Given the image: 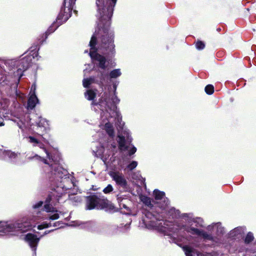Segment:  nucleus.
Here are the masks:
<instances>
[{
	"label": "nucleus",
	"instance_id": "f257e3e1",
	"mask_svg": "<svg viewBox=\"0 0 256 256\" xmlns=\"http://www.w3.org/2000/svg\"><path fill=\"white\" fill-rule=\"evenodd\" d=\"M117 0H96L98 30L89 43L88 54L94 67L97 69L99 84H102L108 79L109 62L100 53L114 56L115 54L114 33L110 28L111 18Z\"/></svg>",
	"mask_w": 256,
	"mask_h": 256
},
{
	"label": "nucleus",
	"instance_id": "f03ea898",
	"mask_svg": "<svg viewBox=\"0 0 256 256\" xmlns=\"http://www.w3.org/2000/svg\"><path fill=\"white\" fill-rule=\"evenodd\" d=\"M203 220L195 217L192 214H184L182 216L181 223H173L159 220L150 212L145 214L140 222L139 226L148 229L155 230L166 235H172L178 230L186 231L188 234L196 236L216 244L222 243V236L225 233V228L222 223L214 222L206 227V230L198 228H203Z\"/></svg>",
	"mask_w": 256,
	"mask_h": 256
},
{
	"label": "nucleus",
	"instance_id": "7ed1b4c3",
	"mask_svg": "<svg viewBox=\"0 0 256 256\" xmlns=\"http://www.w3.org/2000/svg\"><path fill=\"white\" fill-rule=\"evenodd\" d=\"M118 84L116 82L113 84V96H111L110 94L104 92L98 102L102 111L99 126L111 138L114 136V124L116 120L119 123L118 126L120 128H122L124 126V122L122 121V116L116 106L120 102V100L116 95Z\"/></svg>",
	"mask_w": 256,
	"mask_h": 256
},
{
	"label": "nucleus",
	"instance_id": "20e7f679",
	"mask_svg": "<svg viewBox=\"0 0 256 256\" xmlns=\"http://www.w3.org/2000/svg\"><path fill=\"white\" fill-rule=\"evenodd\" d=\"M31 120L32 118H30L28 114L25 115L24 118H16L12 120L22 130L35 129L36 132L40 136L43 135L50 130L49 123L46 119L39 117L36 122V124L32 123Z\"/></svg>",
	"mask_w": 256,
	"mask_h": 256
},
{
	"label": "nucleus",
	"instance_id": "39448f33",
	"mask_svg": "<svg viewBox=\"0 0 256 256\" xmlns=\"http://www.w3.org/2000/svg\"><path fill=\"white\" fill-rule=\"evenodd\" d=\"M92 152L96 156L100 158L107 166H110L111 164H112L114 166L118 165L124 170H132L138 166V162L136 161L132 162L126 166H124V164L121 160L118 161L117 164H116L114 160L115 158L113 156L110 158V155L108 154V150L106 152H105L106 150L100 142H95L94 144Z\"/></svg>",
	"mask_w": 256,
	"mask_h": 256
},
{
	"label": "nucleus",
	"instance_id": "423d86ee",
	"mask_svg": "<svg viewBox=\"0 0 256 256\" xmlns=\"http://www.w3.org/2000/svg\"><path fill=\"white\" fill-rule=\"evenodd\" d=\"M35 158L36 160L42 161L44 164H46L44 168L50 169V174L48 172V176L50 178L53 179L58 178H62L63 176H66L67 172L62 167H60L58 163L54 162V164H50L48 162L46 159H45L40 156L35 154L33 157H29L28 159L32 160Z\"/></svg>",
	"mask_w": 256,
	"mask_h": 256
},
{
	"label": "nucleus",
	"instance_id": "0eeeda50",
	"mask_svg": "<svg viewBox=\"0 0 256 256\" xmlns=\"http://www.w3.org/2000/svg\"><path fill=\"white\" fill-rule=\"evenodd\" d=\"M132 138L130 132L126 129L122 130V132H118V142L119 148L121 150H128L129 155L134 154L136 151V148L130 144Z\"/></svg>",
	"mask_w": 256,
	"mask_h": 256
},
{
	"label": "nucleus",
	"instance_id": "6e6552de",
	"mask_svg": "<svg viewBox=\"0 0 256 256\" xmlns=\"http://www.w3.org/2000/svg\"><path fill=\"white\" fill-rule=\"evenodd\" d=\"M38 57L36 52H31L29 55L22 58L18 60H11V63L16 66V76L20 78L22 76V72L25 71L30 65L32 58Z\"/></svg>",
	"mask_w": 256,
	"mask_h": 256
},
{
	"label": "nucleus",
	"instance_id": "1a4fd4ad",
	"mask_svg": "<svg viewBox=\"0 0 256 256\" xmlns=\"http://www.w3.org/2000/svg\"><path fill=\"white\" fill-rule=\"evenodd\" d=\"M10 232L24 233L31 228V223L29 218H24L22 220H17L14 222L9 221Z\"/></svg>",
	"mask_w": 256,
	"mask_h": 256
},
{
	"label": "nucleus",
	"instance_id": "9d476101",
	"mask_svg": "<svg viewBox=\"0 0 256 256\" xmlns=\"http://www.w3.org/2000/svg\"><path fill=\"white\" fill-rule=\"evenodd\" d=\"M108 204V201L101 199L96 196H91L87 198L86 209L88 210L94 208L101 210L104 208Z\"/></svg>",
	"mask_w": 256,
	"mask_h": 256
},
{
	"label": "nucleus",
	"instance_id": "9b49d317",
	"mask_svg": "<svg viewBox=\"0 0 256 256\" xmlns=\"http://www.w3.org/2000/svg\"><path fill=\"white\" fill-rule=\"evenodd\" d=\"M81 227L102 234H108L109 232L110 228L109 226L107 224H98L96 222L93 221L87 222L84 223Z\"/></svg>",
	"mask_w": 256,
	"mask_h": 256
},
{
	"label": "nucleus",
	"instance_id": "f8f14e48",
	"mask_svg": "<svg viewBox=\"0 0 256 256\" xmlns=\"http://www.w3.org/2000/svg\"><path fill=\"white\" fill-rule=\"evenodd\" d=\"M110 176L115 182L117 187L122 188L124 190H126L128 188V182L122 172L118 171H113L110 173Z\"/></svg>",
	"mask_w": 256,
	"mask_h": 256
},
{
	"label": "nucleus",
	"instance_id": "ddd939ff",
	"mask_svg": "<svg viewBox=\"0 0 256 256\" xmlns=\"http://www.w3.org/2000/svg\"><path fill=\"white\" fill-rule=\"evenodd\" d=\"M76 0H64V8H62L60 14L58 16V20H61V22H64L68 20L70 16V12L73 8ZM60 23V22H59Z\"/></svg>",
	"mask_w": 256,
	"mask_h": 256
},
{
	"label": "nucleus",
	"instance_id": "4468645a",
	"mask_svg": "<svg viewBox=\"0 0 256 256\" xmlns=\"http://www.w3.org/2000/svg\"><path fill=\"white\" fill-rule=\"evenodd\" d=\"M23 239L30 246L33 252V254L36 255V247L40 238L34 234L28 233L24 236Z\"/></svg>",
	"mask_w": 256,
	"mask_h": 256
},
{
	"label": "nucleus",
	"instance_id": "2eb2a0df",
	"mask_svg": "<svg viewBox=\"0 0 256 256\" xmlns=\"http://www.w3.org/2000/svg\"><path fill=\"white\" fill-rule=\"evenodd\" d=\"M50 200L47 199L46 200V204L44 206V210L48 213L47 216L49 220H54L59 218L60 215L58 210H56L52 206L48 203L50 202Z\"/></svg>",
	"mask_w": 256,
	"mask_h": 256
},
{
	"label": "nucleus",
	"instance_id": "dca6fc26",
	"mask_svg": "<svg viewBox=\"0 0 256 256\" xmlns=\"http://www.w3.org/2000/svg\"><path fill=\"white\" fill-rule=\"evenodd\" d=\"M154 194L156 202L159 204V206L162 209H164L168 206V200L165 196V194L163 192L155 190L154 191Z\"/></svg>",
	"mask_w": 256,
	"mask_h": 256
},
{
	"label": "nucleus",
	"instance_id": "f3484780",
	"mask_svg": "<svg viewBox=\"0 0 256 256\" xmlns=\"http://www.w3.org/2000/svg\"><path fill=\"white\" fill-rule=\"evenodd\" d=\"M36 90V86L34 84L32 86L30 92V96L28 102L27 108L28 110L33 109L36 106V104L38 102V100L35 94Z\"/></svg>",
	"mask_w": 256,
	"mask_h": 256
},
{
	"label": "nucleus",
	"instance_id": "a211bd4d",
	"mask_svg": "<svg viewBox=\"0 0 256 256\" xmlns=\"http://www.w3.org/2000/svg\"><path fill=\"white\" fill-rule=\"evenodd\" d=\"M246 231L245 226H238L230 230L228 234V237L234 239H239L243 238Z\"/></svg>",
	"mask_w": 256,
	"mask_h": 256
},
{
	"label": "nucleus",
	"instance_id": "6ab92c4d",
	"mask_svg": "<svg viewBox=\"0 0 256 256\" xmlns=\"http://www.w3.org/2000/svg\"><path fill=\"white\" fill-rule=\"evenodd\" d=\"M28 142L32 144L34 146H38L40 148L44 150V152L46 154V158L49 159L50 161L51 157L50 154L45 148L44 144L40 140L32 136H28Z\"/></svg>",
	"mask_w": 256,
	"mask_h": 256
},
{
	"label": "nucleus",
	"instance_id": "aec40b11",
	"mask_svg": "<svg viewBox=\"0 0 256 256\" xmlns=\"http://www.w3.org/2000/svg\"><path fill=\"white\" fill-rule=\"evenodd\" d=\"M0 158L6 160L14 161L18 157V154L12 152L10 150H2L0 149Z\"/></svg>",
	"mask_w": 256,
	"mask_h": 256
},
{
	"label": "nucleus",
	"instance_id": "412c9836",
	"mask_svg": "<svg viewBox=\"0 0 256 256\" xmlns=\"http://www.w3.org/2000/svg\"><path fill=\"white\" fill-rule=\"evenodd\" d=\"M62 224L60 222H56L52 224L50 222L46 221L38 225L37 228L38 230H42L52 226L60 228L62 227Z\"/></svg>",
	"mask_w": 256,
	"mask_h": 256
},
{
	"label": "nucleus",
	"instance_id": "4be33fe9",
	"mask_svg": "<svg viewBox=\"0 0 256 256\" xmlns=\"http://www.w3.org/2000/svg\"><path fill=\"white\" fill-rule=\"evenodd\" d=\"M96 90H88L84 92L85 98L88 100H92V104H95L94 99L96 97Z\"/></svg>",
	"mask_w": 256,
	"mask_h": 256
},
{
	"label": "nucleus",
	"instance_id": "5701e85b",
	"mask_svg": "<svg viewBox=\"0 0 256 256\" xmlns=\"http://www.w3.org/2000/svg\"><path fill=\"white\" fill-rule=\"evenodd\" d=\"M9 221H0V232L8 234L10 232Z\"/></svg>",
	"mask_w": 256,
	"mask_h": 256
},
{
	"label": "nucleus",
	"instance_id": "b1692460",
	"mask_svg": "<svg viewBox=\"0 0 256 256\" xmlns=\"http://www.w3.org/2000/svg\"><path fill=\"white\" fill-rule=\"evenodd\" d=\"M122 74V70L120 68H116L108 72V78L111 79L116 78Z\"/></svg>",
	"mask_w": 256,
	"mask_h": 256
},
{
	"label": "nucleus",
	"instance_id": "393cba45",
	"mask_svg": "<svg viewBox=\"0 0 256 256\" xmlns=\"http://www.w3.org/2000/svg\"><path fill=\"white\" fill-rule=\"evenodd\" d=\"M69 188H66L64 186H58L54 190V192L56 194L54 193L53 194L54 196H56L58 198H60L64 193H65L66 190H68Z\"/></svg>",
	"mask_w": 256,
	"mask_h": 256
},
{
	"label": "nucleus",
	"instance_id": "a878e982",
	"mask_svg": "<svg viewBox=\"0 0 256 256\" xmlns=\"http://www.w3.org/2000/svg\"><path fill=\"white\" fill-rule=\"evenodd\" d=\"M140 198L141 202L149 207H152V204L150 198L144 195H140Z\"/></svg>",
	"mask_w": 256,
	"mask_h": 256
},
{
	"label": "nucleus",
	"instance_id": "bb28decb",
	"mask_svg": "<svg viewBox=\"0 0 256 256\" xmlns=\"http://www.w3.org/2000/svg\"><path fill=\"white\" fill-rule=\"evenodd\" d=\"M94 82V78H84L82 81V84L84 88H88L89 86Z\"/></svg>",
	"mask_w": 256,
	"mask_h": 256
},
{
	"label": "nucleus",
	"instance_id": "cd10ccee",
	"mask_svg": "<svg viewBox=\"0 0 256 256\" xmlns=\"http://www.w3.org/2000/svg\"><path fill=\"white\" fill-rule=\"evenodd\" d=\"M168 215L172 218H176L180 215V212L178 210H176L174 208H172L168 212Z\"/></svg>",
	"mask_w": 256,
	"mask_h": 256
},
{
	"label": "nucleus",
	"instance_id": "c85d7f7f",
	"mask_svg": "<svg viewBox=\"0 0 256 256\" xmlns=\"http://www.w3.org/2000/svg\"><path fill=\"white\" fill-rule=\"evenodd\" d=\"M184 251V252L186 256H192L194 253L193 249L188 246H185L183 248Z\"/></svg>",
	"mask_w": 256,
	"mask_h": 256
},
{
	"label": "nucleus",
	"instance_id": "c756f323",
	"mask_svg": "<svg viewBox=\"0 0 256 256\" xmlns=\"http://www.w3.org/2000/svg\"><path fill=\"white\" fill-rule=\"evenodd\" d=\"M254 240V234L252 232H248L245 238H244V242L246 244H249L251 242Z\"/></svg>",
	"mask_w": 256,
	"mask_h": 256
},
{
	"label": "nucleus",
	"instance_id": "7c9ffc66",
	"mask_svg": "<svg viewBox=\"0 0 256 256\" xmlns=\"http://www.w3.org/2000/svg\"><path fill=\"white\" fill-rule=\"evenodd\" d=\"M205 92L208 94H212L214 92V88L212 84H208L205 88Z\"/></svg>",
	"mask_w": 256,
	"mask_h": 256
},
{
	"label": "nucleus",
	"instance_id": "2f4dec72",
	"mask_svg": "<svg viewBox=\"0 0 256 256\" xmlns=\"http://www.w3.org/2000/svg\"><path fill=\"white\" fill-rule=\"evenodd\" d=\"M114 188L112 186L109 184L108 186L103 190V192L104 194H109L113 190Z\"/></svg>",
	"mask_w": 256,
	"mask_h": 256
},
{
	"label": "nucleus",
	"instance_id": "473e14b6",
	"mask_svg": "<svg viewBox=\"0 0 256 256\" xmlns=\"http://www.w3.org/2000/svg\"><path fill=\"white\" fill-rule=\"evenodd\" d=\"M117 200L119 204L123 202L124 201H128V199L126 198H124L122 194H118Z\"/></svg>",
	"mask_w": 256,
	"mask_h": 256
},
{
	"label": "nucleus",
	"instance_id": "72a5a7b5",
	"mask_svg": "<svg viewBox=\"0 0 256 256\" xmlns=\"http://www.w3.org/2000/svg\"><path fill=\"white\" fill-rule=\"evenodd\" d=\"M204 46H204V42H200V41L198 42L196 44V48L199 50L204 49Z\"/></svg>",
	"mask_w": 256,
	"mask_h": 256
},
{
	"label": "nucleus",
	"instance_id": "f704fd0d",
	"mask_svg": "<svg viewBox=\"0 0 256 256\" xmlns=\"http://www.w3.org/2000/svg\"><path fill=\"white\" fill-rule=\"evenodd\" d=\"M128 202L129 200H128V201H124L123 202L119 204L120 208H124L128 210V207L127 206L126 204Z\"/></svg>",
	"mask_w": 256,
	"mask_h": 256
},
{
	"label": "nucleus",
	"instance_id": "c9c22d12",
	"mask_svg": "<svg viewBox=\"0 0 256 256\" xmlns=\"http://www.w3.org/2000/svg\"><path fill=\"white\" fill-rule=\"evenodd\" d=\"M43 204V202L42 201H39L38 202L36 203L32 206V208L34 209H38L39 208L41 207Z\"/></svg>",
	"mask_w": 256,
	"mask_h": 256
},
{
	"label": "nucleus",
	"instance_id": "e433bc0d",
	"mask_svg": "<svg viewBox=\"0 0 256 256\" xmlns=\"http://www.w3.org/2000/svg\"><path fill=\"white\" fill-rule=\"evenodd\" d=\"M4 126V114L0 112V126Z\"/></svg>",
	"mask_w": 256,
	"mask_h": 256
},
{
	"label": "nucleus",
	"instance_id": "4c0bfd02",
	"mask_svg": "<svg viewBox=\"0 0 256 256\" xmlns=\"http://www.w3.org/2000/svg\"><path fill=\"white\" fill-rule=\"evenodd\" d=\"M135 175L136 174H134L132 176V178L133 179H140V178H142V179H143L141 176L139 174H138V176H136V177H135ZM144 180H142V181H143Z\"/></svg>",
	"mask_w": 256,
	"mask_h": 256
},
{
	"label": "nucleus",
	"instance_id": "58836bf2",
	"mask_svg": "<svg viewBox=\"0 0 256 256\" xmlns=\"http://www.w3.org/2000/svg\"><path fill=\"white\" fill-rule=\"evenodd\" d=\"M74 199L76 200V202H80V200L78 198V196L74 197Z\"/></svg>",
	"mask_w": 256,
	"mask_h": 256
},
{
	"label": "nucleus",
	"instance_id": "ea45409f",
	"mask_svg": "<svg viewBox=\"0 0 256 256\" xmlns=\"http://www.w3.org/2000/svg\"><path fill=\"white\" fill-rule=\"evenodd\" d=\"M52 230L46 231V232H44V234L43 236L46 235V234H48L49 232H52Z\"/></svg>",
	"mask_w": 256,
	"mask_h": 256
},
{
	"label": "nucleus",
	"instance_id": "a19ab883",
	"mask_svg": "<svg viewBox=\"0 0 256 256\" xmlns=\"http://www.w3.org/2000/svg\"><path fill=\"white\" fill-rule=\"evenodd\" d=\"M109 205H110V208H114V206H112V204H110Z\"/></svg>",
	"mask_w": 256,
	"mask_h": 256
},
{
	"label": "nucleus",
	"instance_id": "79ce46f5",
	"mask_svg": "<svg viewBox=\"0 0 256 256\" xmlns=\"http://www.w3.org/2000/svg\"><path fill=\"white\" fill-rule=\"evenodd\" d=\"M88 52V50H84V52H85V53H87V52Z\"/></svg>",
	"mask_w": 256,
	"mask_h": 256
},
{
	"label": "nucleus",
	"instance_id": "37998d69",
	"mask_svg": "<svg viewBox=\"0 0 256 256\" xmlns=\"http://www.w3.org/2000/svg\"><path fill=\"white\" fill-rule=\"evenodd\" d=\"M38 218L39 216H38V218H36V220H39L40 218Z\"/></svg>",
	"mask_w": 256,
	"mask_h": 256
}]
</instances>
